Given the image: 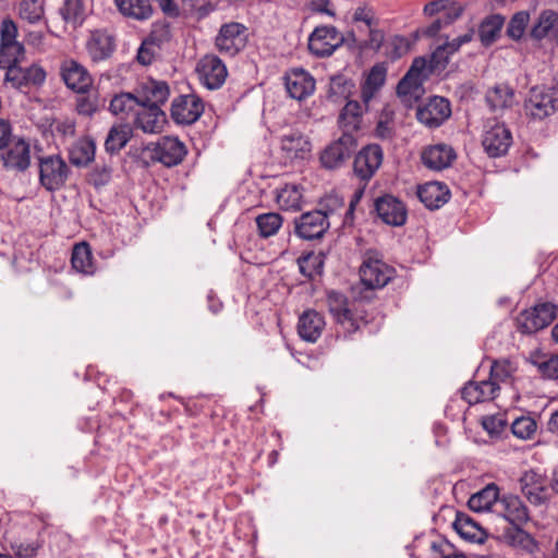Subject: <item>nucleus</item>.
Returning a JSON list of instances; mask_svg holds the SVG:
<instances>
[{
	"label": "nucleus",
	"instance_id": "46",
	"mask_svg": "<svg viewBox=\"0 0 558 558\" xmlns=\"http://www.w3.org/2000/svg\"><path fill=\"white\" fill-rule=\"evenodd\" d=\"M276 201L282 210H299L301 208L302 193L298 185L286 184L278 190Z\"/></svg>",
	"mask_w": 558,
	"mask_h": 558
},
{
	"label": "nucleus",
	"instance_id": "53",
	"mask_svg": "<svg viewBox=\"0 0 558 558\" xmlns=\"http://www.w3.org/2000/svg\"><path fill=\"white\" fill-rule=\"evenodd\" d=\"M19 15L31 24L39 22L44 16V7L38 0H21Z\"/></svg>",
	"mask_w": 558,
	"mask_h": 558
},
{
	"label": "nucleus",
	"instance_id": "25",
	"mask_svg": "<svg viewBox=\"0 0 558 558\" xmlns=\"http://www.w3.org/2000/svg\"><path fill=\"white\" fill-rule=\"evenodd\" d=\"M496 509L511 525H524L529 520V510L523 501L513 495L500 498Z\"/></svg>",
	"mask_w": 558,
	"mask_h": 558
},
{
	"label": "nucleus",
	"instance_id": "29",
	"mask_svg": "<svg viewBox=\"0 0 558 558\" xmlns=\"http://www.w3.org/2000/svg\"><path fill=\"white\" fill-rule=\"evenodd\" d=\"M521 490L530 502L541 505L546 500V480L534 470L523 473L520 478Z\"/></svg>",
	"mask_w": 558,
	"mask_h": 558
},
{
	"label": "nucleus",
	"instance_id": "22",
	"mask_svg": "<svg viewBox=\"0 0 558 558\" xmlns=\"http://www.w3.org/2000/svg\"><path fill=\"white\" fill-rule=\"evenodd\" d=\"M327 302L330 314L343 327L345 332H354L360 328L357 320L348 307V300L343 294L335 291L329 292Z\"/></svg>",
	"mask_w": 558,
	"mask_h": 558
},
{
	"label": "nucleus",
	"instance_id": "13",
	"mask_svg": "<svg viewBox=\"0 0 558 558\" xmlns=\"http://www.w3.org/2000/svg\"><path fill=\"white\" fill-rule=\"evenodd\" d=\"M343 41L335 26L316 27L308 38V50L316 57L330 56Z\"/></svg>",
	"mask_w": 558,
	"mask_h": 558
},
{
	"label": "nucleus",
	"instance_id": "28",
	"mask_svg": "<svg viewBox=\"0 0 558 558\" xmlns=\"http://www.w3.org/2000/svg\"><path fill=\"white\" fill-rule=\"evenodd\" d=\"M367 108L364 104L362 106L356 100H349L345 104L338 118V124L342 134L354 135L361 129L363 113Z\"/></svg>",
	"mask_w": 558,
	"mask_h": 558
},
{
	"label": "nucleus",
	"instance_id": "34",
	"mask_svg": "<svg viewBox=\"0 0 558 558\" xmlns=\"http://www.w3.org/2000/svg\"><path fill=\"white\" fill-rule=\"evenodd\" d=\"M169 94V86L166 82L150 80L143 84L142 95L138 99L143 106L160 108L167 101Z\"/></svg>",
	"mask_w": 558,
	"mask_h": 558
},
{
	"label": "nucleus",
	"instance_id": "2",
	"mask_svg": "<svg viewBox=\"0 0 558 558\" xmlns=\"http://www.w3.org/2000/svg\"><path fill=\"white\" fill-rule=\"evenodd\" d=\"M524 109L533 119L543 120L558 111V89L549 86H534L524 101Z\"/></svg>",
	"mask_w": 558,
	"mask_h": 558
},
{
	"label": "nucleus",
	"instance_id": "51",
	"mask_svg": "<svg viewBox=\"0 0 558 558\" xmlns=\"http://www.w3.org/2000/svg\"><path fill=\"white\" fill-rule=\"evenodd\" d=\"M101 107H104V101L97 93L87 92L76 99V111L85 117H92Z\"/></svg>",
	"mask_w": 558,
	"mask_h": 558
},
{
	"label": "nucleus",
	"instance_id": "42",
	"mask_svg": "<svg viewBox=\"0 0 558 558\" xmlns=\"http://www.w3.org/2000/svg\"><path fill=\"white\" fill-rule=\"evenodd\" d=\"M59 12L63 21L73 28L81 26L86 17V9L83 0H64Z\"/></svg>",
	"mask_w": 558,
	"mask_h": 558
},
{
	"label": "nucleus",
	"instance_id": "35",
	"mask_svg": "<svg viewBox=\"0 0 558 558\" xmlns=\"http://www.w3.org/2000/svg\"><path fill=\"white\" fill-rule=\"evenodd\" d=\"M499 500V488L492 483L473 494L468 501V506L474 512H484L492 510L495 505L498 506Z\"/></svg>",
	"mask_w": 558,
	"mask_h": 558
},
{
	"label": "nucleus",
	"instance_id": "6",
	"mask_svg": "<svg viewBox=\"0 0 558 558\" xmlns=\"http://www.w3.org/2000/svg\"><path fill=\"white\" fill-rule=\"evenodd\" d=\"M247 28L236 22L223 24L216 37L215 45L219 52L235 56L245 48L247 41Z\"/></svg>",
	"mask_w": 558,
	"mask_h": 558
},
{
	"label": "nucleus",
	"instance_id": "12",
	"mask_svg": "<svg viewBox=\"0 0 558 558\" xmlns=\"http://www.w3.org/2000/svg\"><path fill=\"white\" fill-rule=\"evenodd\" d=\"M440 63L430 60L429 64L423 57L415 58L407 74L399 82L397 92L399 95H412L416 93L422 83L428 77L433 68H437Z\"/></svg>",
	"mask_w": 558,
	"mask_h": 558
},
{
	"label": "nucleus",
	"instance_id": "31",
	"mask_svg": "<svg viewBox=\"0 0 558 558\" xmlns=\"http://www.w3.org/2000/svg\"><path fill=\"white\" fill-rule=\"evenodd\" d=\"M499 387L495 381H470L461 390L462 399L469 404L490 401L496 398Z\"/></svg>",
	"mask_w": 558,
	"mask_h": 558
},
{
	"label": "nucleus",
	"instance_id": "49",
	"mask_svg": "<svg viewBox=\"0 0 558 558\" xmlns=\"http://www.w3.org/2000/svg\"><path fill=\"white\" fill-rule=\"evenodd\" d=\"M353 86V83L343 75H336L330 80L328 98L333 102L347 99L350 96Z\"/></svg>",
	"mask_w": 558,
	"mask_h": 558
},
{
	"label": "nucleus",
	"instance_id": "27",
	"mask_svg": "<svg viewBox=\"0 0 558 558\" xmlns=\"http://www.w3.org/2000/svg\"><path fill=\"white\" fill-rule=\"evenodd\" d=\"M325 326V318L320 313L307 310L299 318L298 332L303 340L314 343L322 336Z\"/></svg>",
	"mask_w": 558,
	"mask_h": 558
},
{
	"label": "nucleus",
	"instance_id": "1",
	"mask_svg": "<svg viewBox=\"0 0 558 558\" xmlns=\"http://www.w3.org/2000/svg\"><path fill=\"white\" fill-rule=\"evenodd\" d=\"M7 69L3 83L12 88L27 93L32 88L40 87L47 77L43 66L33 63L28 66H22L19 61L0 63Z\"/></svg>",
	"mask_w": 558,
	"mask_h": 558
},
{
	"label": "nucleus",
	"instance_id": "57",
	"mask_svg": "<svg viewBox=\"0 0 558 558\" xmlns=\"http://www.w3.org/2000/svg\"><path fill=\"white\" fill-rule=\"evenodd\" d=\"M171 38L170 26L167 22H155L151 26V31L146 39H148L154 45L160 46L163 43L169 41Z\"/></svg>",
	"mask_w": 558,
	"mask_h": 558
},
{
	"label": "nucleus",
	"instance_id": "36",
	"mask_svg": "<svg viewBox=\"0 0 558 558\" xmlns=\"http://www.w3.org/2000/svg\"><path fill=\"white\" fill-rule=\"evenodd\" d=\"M133 128L130 123H118L110 128L105 141L106 151L117 154L130 142Z\"/></svg>",
	"mask_w": 558,
	"mask_h": 558
},
{
	"label": "nucleus",
	"instance_id": "33",
	"mask_svg": "<svg viewBox=\"0 0 558 558\" xmlns=\"http://www.w3.org/2000/svg\"><path fill=\"white\" fill-rule=\"evenodd\" d=\"M387 70L383 64H375L368 72L361 87V99L365 107L379 92L386 81Z\"/></svg>",
	"mask_w": 558,
	"mask_h": 558
},
{
	"label": "nucleus",
	"instance_id": "54",
	"mask_svg": "<svg viewBox=\"0 0 558 558\" xmlns=\"http://www.w3.org/2000/svg\"><path fill=\"white\" fill-rule=\"evenodd\" d=\"M512 363L508 360L494 361L490 365L489 380L495 381L500 388V384L507 383L514 372Z\"/></svg>",
	"mask_w": 558,
	"mask_h": 558
},
{
	"label": "nucleus",
	"instance_id": "20",
	"mask_svg": "<svg viewBox=\"0 0 558 558\" xmlns=\"http://www.w3.org/2000/svg\"><path fill=\"white\" fill-rule=\"evenodd\" d=\"M330 225L331 222L327 221L326 214L315 209L304 213L295 219V233L305 240L319 239Z\"/></svg>",
	"mask_w": 558,
	"mask_h": 558
},
{
	"label": "nucleus",
	"instance_id": "50",
	"mask_svg": "<svg viewBox=\"0 0 558 558\" xmlns=\"http://www.w3.org/2000/svg\"><path fill=\"white\" fill-rule=\"evenodd\" d=\"M453 527L463 538L471 541L481 532L480 525L470 515L460 512L457 513Z\"/></svg>",
	"mask_w": 558,
	"mask_h": 558
},
{
	"label": "nucleus",
	"instance_id": "26",
	"mask_svg": "<svg viewBox=\"0 0 558 558\" xmlns=\"http://www.w3.org/2000/svg\"><path fill=\"white\" fill-rule=\"evenodd\" d=\"M166 122L165 112L158 107H149L141 105L135 112L134 124L144 133H159Z\"/></svg>",
	"mask_w": 558,
	"mask_h": 558
},
{
	"label": "nucleus",
	"instance_id": "39",
	"mask_svg": "<svg viewBox=\"0 0 558 558\" xmlns=\"http://www.w3.org/2000/svg\"><path fill=\"white\" fill-rule=\"evenodd\" d=\"M96 145L93 140L82 138L70 149V161L76 167H85L95 158Z\"/></svg>",
	"mask_w": 558,
	"mask_h": 558
},
{
	"label": "nucleus",
	"instance_id": "24",
	"mask_svg": "<svg viewBox=\"0 0 558 558\" xmlns=\"http://www.w3.org/2000/svg\"><path fill=\"white\" fill-rule=\"evenodd\" d=\"M1 159L4 168L24 172L31 166V146L27 142L20 138L2 153Z\"/></svg>",
	"mask_w": 558,
	"mask_h": 558
},
{
	"label": "nucleus",
	"instance_id": "58",
	"mask_svg": "<svg viewBox=\"0 0 558 558\" xmlns=\"http://www.w3.org/2000/svg\"><path fill=\"white\" fill-rule=\"evenodd\" d=\"M538 372L548 379L558 378V354H553L547 359L535 362Z\"/></svg>",
	"mask_w": 558,
	"mask_h": 558
},
{
	"label": "nucleus",
	"instance_id": "37",
	"mask_svg": "<svg viewBox=\"0 0 558 558\" xmlns=\"http://www.w3.org/2000/svg\"><path fill=\"white\" fill-rule=\"evenodd\" d=\"M114 4L122 15L137 21L148 20L153 14L149 0H114Z\"/></svg>",
	"mask_w": 558,
	"mask_h": 558
},
{
	"label": "nucleus",
	"instance_id": "16",
	"mask_svg": "<svg viewBox=\"0 0 558 558\" xmlns=\"http://www.w3.org/2000/svg\"><path fill=\"white\" fill-rule=\"evenodd\" d=\"M17 26L11 19H4L0 25V63L19 61L24 47L16 40Z\"/></svg>",
	"mask_w": 558,
	"mask_h": 558
},
{
	"label": "nucleus",
	"instance_id": "63",
	"mask_svg": "<svg viewBox=\"0 0 558 558\" xmlns=\"http://www.w3.org/2000/svg\"><path fill=\"white\" fill-rule=\"evenodd\" d=\"M353 21L355 23H362L366 28L375 26V14L371 8L359 7L354 11Z\"/></svg>",
	"mask_w": 558,
	"mask_h": 558
},
{
	"label": "nucleus",
	"instance_id": "10",
	"mask_svg": "<svg viewBox=\"0 0 558 558\" xmlns=\"http://www.w3.org/2000/svg\"><path fill=\"white\" fill-rule=\"evenodd\" d=\"M199 81L208 89H218L225 83L228 71L226 64L215 54L204 56L196 65Z\"/></svg>",
	"mask_w": 558,
	"mask_h": 558
},
{
	"label": "nucleus",
	"instance_id": "40",
	"mask_svg": "<svg viewBox=\"0 0 558 558\" xmlns=\"http://www.w3.org/2000/svg\"><path fill=\"white\" fill-rule=\"evenodd\" d=\"M281 148L289 158H302L311 150V144L305 136L299 132H290L281 138Z\"/></svg>",
	"mask_w": 558,
	"mask_h": 558
},
{
	"label": "nucleus",
	"instance_id": "32",
	"mask_svg": "<svg viewBox=\"0 0 558 558\" xmlns=\"http://www.w3.org/2000/svg\"><path fill=\"white\" fill-rule=\"evenodd\" d=\"M485 100L492 111L505 110L512 107L514 90L510 85L499 83L486 92Z\"/></svg>",
	"mask_w": 558,
	"mask_h": 558
},
{
	"label": "nucleus",
	"instance_id": "30",
	"mask_svg": "<svg viewBox=\"0 0 558 558\" xmlns=\"http://www.w3.org/2000/svg\"><path fill=\"white\" fill-rule=\"evenodd\" d=\"M420 201L429 209H438L450 198V191L445 183L433 181L417 189Z\"/></svg>",
	"mask_w": 558,
	"mask_h": 558
},
{
	"label": "nucleus",
	"instance_id": "59",
	"mask_svg": "<svg viewBox=\"0 0 558 558\" xmlns=\"http://www.w3.org/2000/svg\"><path fill=\"white\" fill-rule=\"evenodd\" d=\"M159 47L144 39L137 51V61L143 65H149L158 53Z\"/></svg>",
	"mask_w": 558,
	"mask_h": 558
},
{
	"label": "nucleus",
	"instance_id": "23",
	"mask_svg": "<svg viewBox=\"0 0 558 558\" xmlns=\"http://www.w3.org/2000/svg\"><path fill=\"white\" fill-rule=\"evenodd\" d=\"M456 157L454 149L450 145L442 143L427 146L421 154L423 165L435 171L450 167Z\"/></svg>",
	"mask_w": 558,
	"mask_h": 558
},
{
	"label": "nucleus",
	"instance_id": "4",
	"mask_svg": "<svg viewBox=\"0 0 558 558\" xmlns=\"http://www.w3.org/2000/svg\"><path fill=\"white\" fill-rule=\"evenodd\" d=\"M356 147L355 135L342 134L322 151L319 160L323 168L328 170L341 168L351 158Z\"/></svg>",
	"mask_w": 558,
	"mask_h": 558
},
{
	"label": "nucleus",
	"instance_id": "48",
	"mask_svg": "<svg viewBox=\"0 0 558 558\" xmlns=\"http://www.w3.org/2000/svg\"><path fill=\"white\" fill-rule=\"evenodd\" d=\"M255 221L259 235L265 239L275 235L282 226V217L277 213L258 215Z\"/></svg>",
	"mask_w": 558,
	"mask_h": 558
},
{
	"label": "nucleus",
	"instance_id": "17",
	"mask_svg": "<svg viewBox=\"0 0 558 558\" xmlns=\"http://www.w3.org/2000/svg\"><path fill=\"white\" fill-rule=\"evenodd\" d=\"M283 80L287 93L293 99H306L315 90L314 77L303 68L289 69L284 73Z\"/></svg>",
	"mask_w": 558,
	"mask_h": 558
},
{
	"label": "nucleus",
	"instance_id": "62",
	"mask_svg": "<svg viewBox=\"0 0 558 558\" xmlns=\"http://www.w3.org/2000/svg\"><path fill=\"white\" fill-rule=\"evenodd\" d=\"M462 44L454 38L450 43H446L442 46H439L434 52H433V61H436L437 63H447L449 54L456 52Z\"/></svg>",
	"mask_w": 558,
	"mask_h": 558
},
{
	"label": "nucleus",
	"instance_id": "5",
	"mask_svg": "<svg viewBox=\"0 0 558 558\" xmlns=\"http://www.w3.org/2000/svg\"><path fill=\"white\" fill-rule=\"evenodd\" d=\"M557 307L551 303H541L520 313L518 328L523 333H533L547 327L556 317Z\"/></svg>",
	"mask_w": 558,
	"mask_h": 558
},
{
	"label": "nucleus",
	"instance_id": "56",
	"mask_svg": "<svg viewBox=\"0 0 558 558\" xmlns=\"http://www.w3.org/2000/svg\"><path fill=\"white\" fill-rule=\"evenodd\" d=\"M529 20L527 12L521 11L515 13L508 24L507 35L514 40L520 39L524 34Z\"/></svg>",
	"mask_w": 558,
	"mask_h": 558
},
{
	"label": "nucleus",
	"instance_id": "60",
	"mask_svg": "<svg viewBox=\"0 0 558 558\" xmlns=\"http://www.w3.org/2000/svg\"><path fill=\"white\" fill-rule=\"evenodd\" d=\"M111 168L107 165L97 166L94 168V170L89 173V182L95 187L105 186L109 183L111 179Z\"/></svg>",
	"mask_w": 558,
	"mask_h": 558
},
{
	"label": "nucleus",
	"instance_id": "61",
	"mask_svg": "<svg viewBox=\"0 0 558 558\" xmlns=\"http://www.w3.org/2000/svg\"><path fill=\"white\" fill-rule=\"evenodd\" d=\"M482 425L489 435L498 436L504 432L506 421L501 415H489L483 417Z\"/></svg>",
	"mask_w": 558,
	"mask_h": 558
},
{
	"label": "nucleus",
	"instance_id": "38",
	"mask_svg": "<svg viewBox=\"0 0 558 558\" xmlns=\"http://www.w3.org/2000/svg\"><path fill=\"white\" fill-rule=\"evenodd\" d=\"M71 264L73 269L83 275H93L95 265L89 245L86 242L75 244L72 251Z\"/></svg>",
	"mask_w": 558,
	"mask_h": 558
},
{
	"label": "nucleus",
	"instance_id": "21",
	"mask_svg": "<svg viewBox=\"0 0 558 558\" xmlns=\"http://www.w3.org/2000/svg\"><path fill=\"white\" fill-rule=\"evenodd\" d=\"M375 210L387 225L400 227L407 221L408 213L404 204L390 194L380 196L375 201Z\"/></svg>",
	"mask_w": 558,
	"mask_h": 558
},
{
	"label": "nucleus",
	"instance_id": "44",
	"mask_svg": "<svg viewBox=\"0 0 558 558\" xmlns=\"http://www.w3.org/2000/svg\"><path fill=\"white\" fill-rule=\"evenodd\" d=\"M298 264L301 274L307 279H313L315 276H319L323 274L324 264H325V254L322 252L318 253H307L298 258Z\"/></svg>",
	"mask_w": 558,
	"mask_h": 558
},
{
	"label": "nucleus",
	"instance_id": "8",
	"mask_svg": "<svg viewBox=\"0 0 558 558\" xmlns=\"http://www.w3.org/2000/svg\"><path fill=\"white\" fill-rule=\"evenodd\" d=\"M383 160V148L378 144H368L364 146L354 158V174L360 180L368 182L380 168Z\"/></svg>",
	"mask_w": 558,
	"mask_h": 558
},
{
	"label": "nucleus",
	"instance_id": "64",
	"mask_svg": "<svg viewBox=\"0 0 558 558\" xmlns=\"http://www.w3.org/2000/svg\"><path fill=\"white\" fill-rule=\"evenodd\" d=\"M451 22L452 17L450 14L445 13L444 16L436 19L429 26L423 29L422 33L427 37H434L445 25H449Z\"/></svg>",
	"mask_w": 558,
	"mask_h": 558
},
{
	"label": "nucleus",
	"instance_id": "52",
	"mask_svg": "<svg viewBox=\"0 0 558 558\" xmlns=\"http://www.w3.org/2000/svg\"><path fill=\"white\" fill-rule=\"evenodd\" d=\"M558 21V15L554 11L546 10L541 13L537 22L531 29V36L534 39H543Z\"/></svg>",
	"mask_w": 558,
	"mask_h": 558
},
{
	"label": "nucleus",
	"instance_id": "9",
	"mask_svg": "<svg viewBox=\"0 0 558 558\" xmlns=\"http://www.w3.org/2000/svg\"><path fill=\"white\" fill-rule=\"evenodd\" d=\"M204 112L203 100L194 93L175 97L171 105V118L178 124L190 125Z\"/></svg>",
	"mask_w": 558,
	"mask_h": 558
},
{
	"label": "nucleus",
	"instance_id": "45",
	"mask_svg": "<svg viewBox=\"0 0 558 558\" xmlns=\"http://www.w3.org/2000/svg\"><path fill=\"white\" fill-rule=\"evenodd\" d=\"M505 19L499 14L486 17L480 25L478 36L484 46L492 45L499 36Z\"/></svg>",
	"mask_w": 558,
	"mask_h": 558
},
{
	"label": "nucleus",
	"instance_id": "3",
	"mask_svg": "<svg viewBox=\"0 0 558 558\" xmlns=\"http://www.w3.org/2000/svg\"><path fill=\"white\" fill-rule=\"evenodd\" d=\"M69 173V166L59 155L39 158V182L47 191L54 192L64 186Z\"/></svg>",
	"mask_w": 558,
	"mask_h": 558
},
{
	"label": "nucleus",
	"instance_id": "19",
	"mask_svg": "<svg viewBox=\"0 0 558 558\" xmlns=\"http://www.w3.org/2000/svg\"><path fill=\"white\" fill-rule=\"evenodd\" d=\"M187 154L186 146L177 137L163 136L158 140L153 150V159L166 167L181 163Z\"/></svg>",
	"mask_w": 558,
	"mask_h": 558
},
{
	"label": "nucleus",
	"instance_id": "14",
	"mask_svg": "<svg viewBox=\"0 0 558 558\" xmlns=\"http://www.w3.org/2000/svg\"><path fill=\"white\" fill-rule=\"evenodd\" d=\"M395 269L379 258L367 257L361 268L360 276L363 284L368 289H381L393 277Z\"/></svg>",
	"mask_w": 558,
	"mask_h": 558
},
{
	"label": "nucleus",
	"instance_id": "18",
	"mask_svg": "<svg viewBox=\"0 0 558 558\" xmlns=\"http://www.w3.org/2000/svg\"><path fill=\"white\" fill-rule=\"evenodd\" d=\"M451 114L450 102L439 96L430 98L416 110L417 120L428 128H438Z\"/></svg>",
	"mask_w": 558,
	"mask_h": 558
},
{
	"label": "nucleus",
	"instance_id": "11",
	"mask_svg": "<svg viewBox=\"0 0 558 558\" xmlns=\"http://www.w3.org/2000/svg\"><path fill=\"white\" fill-rule=\"evenodd\" d=\"M511 144V131L504 123L494 122L486 126L482 145L489 157L496 158L505 155Z\"/></svg>",
	"mask_w": 558,
	"mask_h": 558
},
{
	"label": "nucleus",
	"instance_id": "15",
	"mask_svg": "<svg viewBox=\"0 0 558 558\" xmlns=\"http://www.w3.org/2000/svg\"><path fill=\"white\" fill-rule=\"evenodd\" d=\"M85 48L90 61L100 63L113 56L117 48L116 38L106 29H94L89 33Z\"/></svg>",
	"mask_w": 558,
	"mask_h": 558
},
{
	"label": "nucleus",
	"instance_id": "47",
	"mask_svg": "<svg viewBox=\"0 0 558 558\" xmlns=\"http://www.w3.org/2000/svg\"><path fill=\"white\" fill-rule=\"evenodd\" d=\"M141 102L138 97L131 93H121L119 95H116L110 104H109V110L112 114L119 116V114H130L131 112H136V110L140 108Z\"/></svg>",
	"mask_w": 558,
	"mask_h": 558
},
{
	"label": "nucleus",
	"instance_id": "43",
	"mask_svg": "<svg viewBox=\"0 0 558 558\" xmlns=\"http://www.w3.org/2000/svg\"><path fill=\"white\" fill-rule=\"evenodd\" d=\"M504 537L511 546L520 547L529 553H532L537 547L535 539L522 529V525L507 527L504 532Z\"/></svg>",
	"mask_w": 558,
	"mask_h": 558
},
{
	"label": "nucleus",
	"instance_id": "55",
	"mask_svg": "<svg viewBox=\"0 0 558 558\" xmlns=\"http://www.w3.org/2000/svg\"><path fill=\"white\" fill-rule=\"evenodd\" d=\"M511 430L520 439H530L536 432V422L530 416L518 417L512 422Z\"/></svg>",
	"mask_w": 558,
	"mask_h": 558
},
{
	"label": "nucleus",
	"instance_id": "7",
	"mask_svg": "<svg viewBox=\"0 0 558 558\" xmlns=\"http://www.w3.org/2000/svg\"><path fill=\"white\" fill-rule=\"evenodd\" d=\"M59 71L65 86L77 94H86L93 86L94 80L88 70L74 59L63 60Z\"/></svg>",
	"mask_w": 558,
	"mask_h": 558
},
{
	"label": "nucleus",
	"instance_id": "41",
	"mask_svg": "<svg viewBox=\"0 0 558 558\" xmlns=\"http://www.w3.org/2000/svg\"><path fill=\"white\" fill-rule=\"evenodd\" d=\"M345 204L342 196L338 194L327 195L319 202L317 211L326 214L327 221L342 223L344 218Z\"/></svg>",
	"mask_w": 558,
	"mask_h": 558
}]
</instances>
